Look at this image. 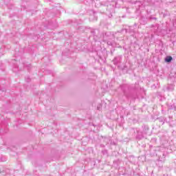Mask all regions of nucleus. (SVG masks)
I'll return each mask as SVG.
<instances>
[{
  "label": "nucleus",
  "instance_id": "f8f14e48",
  "mask_svg": "<svg viewBox=\"0 0 176 176\" xmlns=\"http://www.w3.org/2000/svg\"><path fill=\"white\" fill-rule=\"evenodd\" d=\"M126 32H129V34H131V35H133L134 34L135 31L134 29L131 26H129L128 29H125Z\"/></svg>",
  "mask_w": 176,
  "mask_h": 176
},
{
  "label": "nucleus",
  "instance_id": "2eb2a0df",
  "mask_svg": "<svg viewBox=\"0 0 176 176\" xmlns=\"http://www.w3.org/2000/svg\"><path fill=\"white\" fill-rule=\"evenodd\" d=\"M173 61V56H168L165 58V63H171Z\"/></svg>",
  "mask_w": 176,
  "mask_h": 176
},
{
  "label": "nucleus",
  "instance_id": "20e7f679",
  "mask_svg": "<svg viewBox=\"0 0 176 176\" xmlns=\"http://www.w3.org/2000/svg\"><path fill=\"white\" fill-rule=\"evenodd\" d=\"M115 39V35L110 32H106L103 33V41H113Z\"/></svg>",
  "mask_w": 176,
  "mask_h": 176
},
{
  "label": "nucleus",
  "instance_id": "423d86ee",
  "mask_svg": "<svg viewBox=\"0 0 176 176\" xmlns=\"http://www.w3.org/2000/svg\"><path fill=\"white\" fill-rule=\"evenodd\" d=\"M149 14H151V12L147 10V20L148 21H153L154 23H156V21H157V18H156L155 15Z\"/></svg>",
  "mask_w": 176,
  "mask_h": 176
},
{
  "label": "nucleus",
  "instance_id": "b1692460",
  "mask_svg": "<svg viewBox=\"0 0 176 176\" xmlns=\"http://www.w3.org/2000/svg\"><path fill=\"white\" fill-rule=\"evenodd\" d=\"M25 80H26V82H31V78H30V77H27V78H25Z\"/></svg>",
  "mask_w": 176,
  "mask_h": 176
},
{
  "label": "nucleus",
  "instance_id": "6ab92c4d",
  "mask_svg": "<svg viewBox=\"0 0 176 176\" xmlns=\"http://www.w3.org/2000/svg\"><path fill=\"white\" fill-rule=\"evenodd\" d=\"M0 162H6V158L3 156H0Z\"/></svg>",
  "mask_w": 176,
  "mask_h": 176
},
{
  "label": "nucleus",
  "instance_id": "393cba45",
  "mask_svg": "<svg viewBox=\"0 0 176 176\" xmlns=\"http://www.w3.org/2000/svg\"><path fill=\"white\" fill-rule=\"evenodd\" d=\"M169 126H170V127H174V126H173V121H172L171 122H170Z\"/></svg>",
  "mask_w": 176,
  "mask_h": 176
},
{
  "label": "nucleus",
  "instance_id": "39448f33",
  "mask_svg": "<svg viewBox=\"0 0 176 176\" xmlns=\"http://www.w3.org/2000/svg\"><path fill=\"white\" fill-rule=\"evenodd\" d=\"M91 33L92 34L95 41H97V39H98L100 37V30L98 29H93L91 31Z\"/></svg>",
  "mask_w": 176,
  "mask_h": 176
},
{
  "label": "nucleus",
  "instance_id": "7c9ffc66",
  "mask_svg": "<svg viewBox=\"0 0 176 176\" xmlns=\"http://www.w3.org/2000/svg\"><path fill=\"white\" fill-rule=\"evenodd\" d=\"M111 53L112 54V51H111Z\"/></svg>",
  "mask_w": 176,
  "mask_h": 176
},
{
  "label": "nucleus",
  "instance_id": "9d476101",
  "mask_svg": "<svg viewBox=\"0 0 176 176\" xmlns=\"http://www.w3.org/2000/svg\"><path fill=\"white\" fill-rule=\"evenodd\" d=\"M104 138V142L106 143V145H108V144H110L111 143V141L112 140V138L111 137H107V136H104L103 137Z\"/></svg>",
  "mask_w": 176,
  "mask_h": 176
},
{
  "label": "nucleus",
  "instance_id": "7ed1b4c3",
  "mask_svg": "<svg viewBox=\"0 0 176 176\" xmlns=\"http://www.w3.org/2000/svg\"><path fill=\"white\" fill-rule=\"evenodd\" d=\"M151 3H152V0H142L135 2V5L138 6L139 9H144L145 6H148Z\"/></svg>",
  "mask_w": 176,
  "mask_h": 176
},
{
  "label": "nucleus",
  "instance_id": "aec40b11",
  "mask_svg": "<svg viewBox=\"0 0 176 176\" xmlns=\"http://www.w3.org/2000/svg\"><path fill=\"white\" fill-rule=\"evenodd\" d=\"M114 10H113V7H112V8L110 10V14L109 15V17H112V13H113Z\"/></svg>",
  "mask_w": 176,
  "mask_h": 176
},
{
  "label": "nucleus",
  "instance_id": "dca6fc26",
  "mask_svg": "<svg viewBox=\"0 0 176 176\" xmlns=\"http://www.w3.org/2000/svg\"><path fill=\"white\" fill-rule=\"evenodd\" d=\"M166 90H168V91H173V90H174V85H168L166 87Z\"/></svg>",
  "mask_w": 176,
  "mask_h": 176
},
{
  "label": "nucleus",
  "instance_id": "1a4fd4ad",
  "mask_svg": "<svg viewBox=\"0 0 176 176\" xmlns=\"http://www.w3.org/2000/svg\"><path fill=\"white\" fill-rule=\"evenodd\" d=\"M151 28H154V30H153L154 32H160V29H159V25L158 24L151 25Z\"/></svg>",
  "mask_w": 176,
  "mask_h": 176
},
{
  "label": "nucleus",
  "instance_id": "c85d7f7f",
  "mask_svg": "<svg viewBox=\"0 0 176 176\" xmlns=\"http://www.w3.org/2000/svg\"><path fill=\"white\" fill-rule=\"evenodd\" d=\"M124 68H127V66H124V68H123V69H124Z\"/></svg>",
  "mask_w": 176,
  "mask_h": 176
},
{
  "label": "nucleus",
  "instance_id": "bb28decb",
  "mask_svg": "<svg viewBox=\"0 0 176 176\" xmlns=\"http://www.w3.org/2000/svg\"><path fill=\"white\" fill-rule=\"evenodd\" d=\"M151 141H156V138H153Z\"/></svg>",
  "mask_w": 176,
  "mask_h": 176
},
{
  "label": "nucleus",
  "instance_id": "c756f323",
  "mask_svg": "<svg viewBox=\"0 0 176 176\" xmlns=\"http://www.w3.org/2000/svg\"><path fill=\"white\" fill-rule=\"evenodd\" d=\"M134 25H135V27H137V23H135Z\"/></svg>",
  "mask_w": 176,
  "mask_h": 176
},
{
  "label": "nucleus",
  "instance_id": "f257e3e1",
  "mask_svg": "<svg viewBox=\"0 0 176 176\" xmlns=\"http://www.w3.org/2000/svg\"><path fill=\"white\" fill-rule=\"evenodd\" d=\"M149 126L143 124L140 129L138 128H131L129 131V135L140 140L146 138V135H149Z\"/></svg>",
  "mask_w": 176,
  "mask_h": 176
},
{
  "label": "nucleus",
  "instance_id": "ddd939ff",
  "mask_svg": "<svg viewBox=\"0 0 176 176\" xmlns=\"http://www.w3.org/2000/svg\"><path fill=\"white\" fill-rule=\"evenodd\" d=\"M97 54L100 60H104V53L102 51L98 52Z\"/></svg>",
  "mask_w": 176,
  "mask_h": 176
},
{
  "label": "nucleus",
  "instance_id": "cd10ccee",
  "mask_svg": "<svg viewBox=\"0 0 176 176\" xmlns=\"http://www.w3.org/2000/svg\"><path fill=\"white\" fill-rule=\"evenodd\" d=\"M100 146H102L103 148H105V145L101 144Z\"/></svg>",
  "mask_w": 176,
  "mask_h": 176
},
{
  "label": "nucleus",
  "instance_id": "a878e982",
  "mask_svg": "<svg viewBox=\"0 0 176 176\" xmlns=\"http://www.w3.org/2000/svg\"><path fill=\"white\" fill-rule=\"evenodd\" d=\"M150 148H151V149H156V147H153V146H151Z\"/></svg>",
  "mask_w": 176,
  "mask_h": 176
},
{
  "label": "nucleus",
  "instance_id": "f03ea898",
  "mask_svg": "<svg viewBox=\"0 0 176 176\" xmlns=\"http://www.w3.org/2000/svg\"><path fill=\"white\" fill-rule=\"evenodd\" d=\"M120 87L123 91L124 96H125L126 98L135 99V90H137V87L135 85H129L127 84H124L120 85Z\"/></svg>",
  "mask_w": 176,
  "mask_h": 176
},
{
  "label": "nucleus",
  "instance_id": "5701e85b",
  "mask_svg": "<svg viewBox=\"0 0 176 176\" xmlns=\"http://www.w3.org/2000/svg\"><path fill=\"white\" fill-rule=\"evenodd\" d=\"M167 16H170L169 12L164 13V17H167Z\"/></svg>",
  "mask_w": 176,
  "mask_h": 176
},
{
  "label": "nucleus",
  "instance_id": "0eeeda50",
  "mask_svg": "<svg viewBox=\"0 0 176 176\" xmlns=\"http://www.w3.org/2000/svg\"><path fill=\"white\" fill-rule=\"evenodd\" d=\"M148 16L146 17H145L144 16H141L139 20V23L142 25H145L146 24H148Z\"/></svg>",
  "mask_w": 176,
  "mask_h": 176
},
{
  "label": "nucleus",
  "instance_id": "9b49d317",
  "mask_svg": "<svg viewBox=\"0 0 176 176\" xmlns=\"http://www.w3.org/2000/svg\"><path fill=\"white\" fill-rule=\"evenodd\" d=\"M158 162H162V163H164L166 162V153H163L162 155H160Z\"/></svg>",
  "mask_w": 176,
  "mask_h": 176
},
{
  "label": "nucleus",
  "instance_id": "f3484780",
  "mask_svg": "<svg viewBox=\"0 0 176 176\" xmlns=\"http://www.w3.org/2000/svg\"><path fill=\"white\" fill-rule=\"evenodd\" d=\"M105 42H107V45L109 46H113V42L111 41V40H107V41H104Z\"/></svg>",
  "mask_w": 176,
  "mask_h": 176
},
{
  "label": "nucleus",
  "instance_id": "4be33fe9",
  "mask_svg": "<svg viewBox=\"0 0 176 176\" xmlns=\"http://www.w3.org/2000/svg\"><path fill=\"white\" fill-rule=\"evenodd\" d=\"M110 145H116V142H115L114 141H112V139H111V141H110Z\"/></svg>",
  "mask_w": 176,
  "mask_h": 176
},
{
  "label": "nucleus",
  "instance_id": "6e6552de",
  "mask_svg": "<svg viewBox=\"0 0 176 176\" xmlns=\"http://www.w3.org/2000/svg\"><path fill=\"white\" fill-rule=\"evenodd\" d=\"M122 56H116L113 59V63L114 65H118V64H120V63H122Z\"/></svg>",
  "mask_w": 176,
  "mask_h": 176
},
{
  "label": "nucleus",
  "instance_id": "412c9836",
  "mask_svg": "<svg viewBox=\"0 0 176 176\" xmlns=\"http://www.w3.org/2000/svg\"><path fill=\"white\" fill-rule=\"evenodd\" d=\"M25 68H27L28 71H30L31 69V64H28L25 65Z\"/></svg>",
  "mask_w": 176,
  "mask_h": 176
},
{
  "label": "nucleus",
  "instance_id": "a211bd4d",
  "mask_svg": "<svg viewBox=\"0 0 176 176\" xmlns=\"http://www.w3.org/2000/svg\"><path fill=\"white\" fill-rule=\"evenodd\" d=\"M101 153H102V155H103V156H105V155H108V150H102L101 151Z\"/></svg>",
  "mask_w": 176,
  "mask_h": 176
},
{
  "label": "nucleus",
  "instance_id": "4468645a",
  "mask_svg": "<svg viewBox=\"0 0 176 176\" xmlns=\"http://www.w3.org/2000/svg\"><path fill=\"white\" fill-rule=\"evenodd\" d=\"M157 120H159L160 123H162V124H164V122H167V119L163 117L158 118Z\"/></svg>",
  "mask_w": 176,
  "mask_h": 176
}]
</instances>
